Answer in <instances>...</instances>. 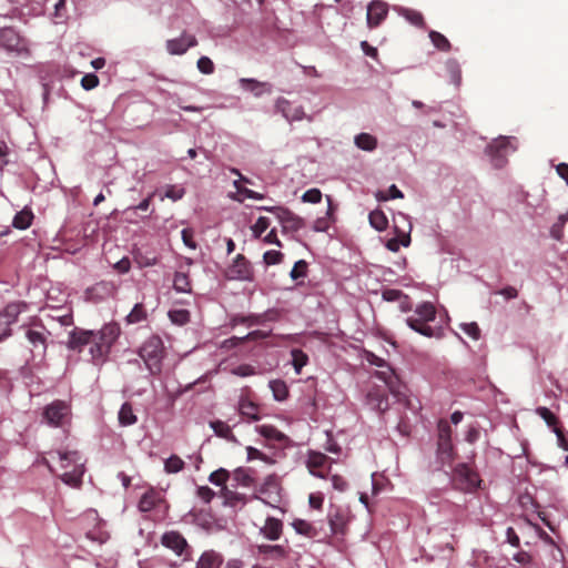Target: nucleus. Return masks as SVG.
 Segmentation results:
<instances>
[{"instance_id":"obj_8","label":"nucleus","mask_w":568,"mask_h":568,"mask_svg":"<svg viewBox=\"0 0 568 568\" xmlns=\"http://www.w3.org/2000/svg\"><path fill=\"white\" fill-rule=\"evenodd\" d=\"M71 415V408L64 400L55 399L42 412L43 420L51 427H62Z\"/></svg>"},{"instance_id":"obj_28","label":"nucleus","mask_w":568,"mask_h":568,"mask_svg":"<svg viewBox=\"0 0 568 568\" xmlns=\"http://www.w3.org/2000/svg\"><path fill=\"white\" fill-rule=\"evenodd\" d=\"M189 516L192 521L201 529L211 532L214 527V521L211 513L205 510H190Z\"/></svg>"},{"instance_id":"obj_11","label":"nucleus","mask_w":568,"mask_h":568,"mask_svg":"<svg viewBox=\"0 0 568 568\" xmlns=\"http://www.w3.org/2000/svg\"><path fill=\"white\" fill-rule=\"evenodd\" d=\"M388 14V4L382 0H372L367 4L366 23L369 29L382 24Z\"/></svg>"},{"instance_id":"obj_30","label":"nucleus","mask_w":568,"mask_h":568,"mask_svg":"<svg viewBox=\"0 0 568 568\" xmlns=\"http://www.w3.org/2000/svg\"><path fill=\"white\" fill-rule=\"evenodd\" d=\"M119 425L122 427H128L136 424L138 416L133 412V407L131 403L124 402L118 413Z\"/></svg>"},{"instance_id":"obj_29","label":"nucleus","mask_w":568,"mask_h":568,"mask_svg":"<svg viewBox=\"0 0 568 568\" xmlns=\"http://www.w3.org/2000/svg\"><path fill=\"white\" fill-rule=\"evenodd\" d=\"M255 430L256 433L264 437L265 439H268V440H275V442H278V443H283L285 440L288 439V437L282 433L281 430H278L275 426L273 425H257L255 427Z\"/></svg>"},{"instance_id":"obj_25","label":"nucleus","mask_w":568,"mask_h":568,"mask_svg":"<svg viewBox=\"0 0 568 568\" xmlns=\"http://www.w3.org/2000/svg\"><path fill=\"white\" fill-rule=\"evenodd\" d=\"M257 554L263 559H282L287 556V550L283 545H268L263 544L256 547Z\"/></svg>"},{"instance_id":"obj_7","label":"nucleus","mask_w":568,"mask_h":568,"mask_svg":"<svg viewBox=\"0 0 568 568\" xmlns=\"http://www.w3.org/2000/svg\"><path fill=\"white\" fill-rule=\"evenodd\" d=\"M453 474L460 490L464 493L473 494L481 486L483 480L480 479L479 474L467 463H458L455 466Z\"/></svg>"},{"instance_id":"obj_5","label":"nucleus","mask_w":568,"mask_h":568,"mask_svg":"<svg viewBox=\"0 0 568 568\" xmlns=\"http://www.w3.org/2000/svg\"><path fill=\"white\" fill-rule=\"evenodd\" d=\"M516 150L517 139L515 136L500 135L486 146L485 153L495 169H503L508 162V156Z\"/></svg>"},{"instance_id":"obj_35","label":"nucleus","mask_w":568,"mask_h":568,"mask_svg":"<svg viewBox=\"0 0 568 568\" xmlns=\"http://www.w3.org/2000/svg\"><path fill=\"white\" fill-rule=\"evenodd\" d=\"M239 412L241 416L247 417L252 422L261 419V416L257 413V406L246 398H241L239 400Z\"/></svg>"},{"instance_id":"obj_21","label":"nucleus","mask_w":568,"mask_h":568,"mask_svg":"<svg viewBox=\"0 0 568 568\" xmlns=\"http://www.w3.org/2000/svg\"><path fill=\"white\" fill-rule=\"evenodd\" d=\"M231 172L234 173V174H237L240 176V180H236L233 183L235 189H236V192H237V194L240 196L237 199V201L243 202L244 199H251V200L261 201V200L265 199V194L256 192V191H253L251 189H247L245 186H241L240 185V181H245V182H250V181H248V179L244 178L240 173V171L237 169H232Z\"/></svg>"},{"instance_id":"obj_22","label":"nucleus","mask_w":568,"mask_h":568,"mask_svg":"<svg viewBox=\"0 0 568 568\" xmlns=\"http://www.w3.org/2000/svg\"><path fill=\"white\" fill-rule=\"evenodd\" d=\"M280 481L278 477L275 474L266 476L263 484L258 488V493L266 496L268 499L273 501H278L280 494Z\"/></svg>"},{"instance_id":"obj_54","label":"nucleus","mask_w":568,"mask_h":568,"mask_svg":"<svg viewBox=\"0 0 568 568\" xmlns=\"http://www.w3.org/2000/svg\"><path fill=\"white\" fill-rule=\"evenodd\" d=\"M230 478V471L223 467L212 471L209 476V481L214 486H225V483Z\"/></svg>"},{"instance_id":"obj_47","label":"nucleus","mask_w":568,"mask_h":568,"mask_svg":"<svg viewBox=\"0 0 568 568\" xmlns=\"http://www.w3.org/2000/svg\"><path fill=\"white\" fill-rule=\"evenodd\" d=\"M567 222H568V211L566 213L560 214L558 216L557 221L551 225L550 236L554 240L560 241L562 239L564 227Z\"/></svg>"},{"instance_id":"obj_3","label":"nucleus","mask_w":568,"mask_h":568,"mask_svg":"<svg viewBox=\"0 0 568 568\" xmlns=\"http://www.w3.org/2000/svg\"><path fill=\"white\" fill-rule=\"evenodd\" d=\"M150 375H158L162 371V363L165 357L163 339L154 334L148 337L136 349Z\"/></svg>"},{"instance_id":"obj_52","label":"nucleus","mask_w":568,"mask_h":568,"mask_svg":"<svg viewBox=\"0 0 568 568\" xmlns=\"http://www.w3.org/2000/svg\"><path fill=\"white\" fill-rule=\"evenodd\" d=\"M331 532L333 535H337L343 531L345 521L344 517L339 514L338 510H335L334 513H328L327 515Z\"/></svg>"},{"instance_id":"obj_51","label":"nucleus","mask_w":568,"mask_h":568,"mask_svg":"<svg viewBox=\"0 0 568 568\" xmlns=\"http://www.w3.org/2000/svg\"><path fill=\"white\" fill-rule=\"evenodd\" d=\"M168 316L170 321L176 325H185L190 322V312L185 308L170 310Z\"/></svg>"},{"instance_id":"obj_45","label":"nucleus","mask_w":568,"mask_h":568,"mask_svg":"<svg viewBox=\"0 0 568 568\" xmlns=\"http://www.w3.org/2000/svg\"><path fill=\"white\" fill-rule=\"evenodd\" d=\"M375 197L378 202H386L389 200L403 199L404 193L397 187L396 184L388 186L387 191H377Z\"/></svg>"},{"instance_id":"obj_36","label":"nucleus","mask_w":568,"mask_h":568,"mask_svg":"<svg viewBox=\"0 0 568 568\" xmlns=\"http://www.w3.org/2000/svg\"><path fill=\"white\" fill-rule=\"evenodd\" d=\"M446 71L449 74L450 83L455 87L462 84V69L456 58H448L445 62Z\"/></svg>"},{"instance_id":"obj_57","label":"nucleus","mask_w":568,"mask_h":568,"mask_svg":"<svg viewBox=\"0 0 568 568\" xmlns=\"http://www.w3.org/2000/svg\"><path fill=\"white\" fill-rule=\"evenodd\" d=\"M209 426L213 430L215 436L221 437L223 439L232 430L231 426L221 419L210 420Z\"/></svg>"},{"instance_id":"obj_37","label":"nucleus","mask_w":568,"mask_h":568,"mask_svg":"<svg viewBox=\"0 0 568 568\" xmlns=\"http://www.w3.org/2000/svg\"><path fill=\"white\" fill-rule=\"evenodd\" d=\"M368 221L369 225L378 232L385 231L388 226V219L379 209H375L369 212Z\"/></svg>"},{"instance_id":"obj_40","label":"nucleus","mask_w":568,"mask_h":568,"mask_svg":"<svg viewBox=\"0 0 568 568\" xmlns=\"http://www.w3.org/2000/svg\"><path fill=\"white\" fill-rule=\"evenodd\" d=\"M518 505L524 511L538 513L541 508L540 504L534 498L529 491H525L518 496Z\"/></svg>"},{"instance_id":"obj_62","label":"nucleus","mask_w":568,"mask_h":568,"mask_svg":"<svg viewBox=\"0 0 568 568\" xmlns=\"http://www.w3.org/2000/svg\"><path fill=\"white\" fill-rule=\"evenodd\" d=\"M185 194V190L181 186L176 185H168L164 191V197L170 199L172 201L181 200Z\"/></svg>"},{"instance_id":"obj_6","label":"nucleus","mask_w":568,"mask_h":568,"mask_svg":"<svg viewBox=\"0 0 568 568\" xmlns=\"http://www.w3.org/2000/svg\"><path fill=\"white\" fill-rule=\"evenodd\" d=\"M224 277L229 281L254 282V268L251 261L243 254L235 255L225 268Z\"/></svg>"},{"instance_id":"obj_19","label":"nucleus","mask_w":568,"mask_h":568,"mask_svg":"<svg viewBox=\"0 0 568 568\" xmlns=\"http://www.w3.org/2000/svg\"><path fill=\"white\" fill-rule=\"evenodd\" d=\"M42 329L43 331L28 328L26 331V338L28 339L32 349L34 352H38L41 355L45 354V351H47V335L45 334H50L48 331H45V328L43 326H42Z\"/></svg>"},{"instance_id":"obj_33","label":"nucleus","mask_w":568,"mask_h":568,"mask_svg":"<svg viewBox=\"0 0 568 568\" xmlns=\"http://www.w3.org/2000/svg\"><path fill=\"white\" fill-rule=\"evenodd\" d=\"M32 220L33 213L31 209L26 206L13 216L12 226L18 230H26L31 225Z\"/></svg>"},{"instance_id":"obj_48","label":"nucleus","mask_w":568,"mask_h":568,"mask_svg":"<svg viewBox=\"0 0 568 568\" xmlns=\"http://www.w3.org/2000/svg\"><path fill=\"white\" fill-rule=\"evenodd\" d=\"M327 456L323 453L310 450L307 454L306 466L308 470L321 468L325 465Z\"/></svg>"},{"instance_id":"obj_12","label":"nucleus","mask_w":568,"mask_h":568,"mask_svg":"<svg viewBox=\"0 0 568 568\" xmlns=\"http://www.w3.org/2000/svg\"><path fill=\"white\" fill-rule=\"evenodd\" d=\"M239 85L243 91L250 92L254 98L272 94L274 85L267 81H260L255 78H240Z\"/></svg>"},{"instance_id":"obj_43","label":"nucleus","mask_w":568,"mask_h":568,"mask_svg":"<svg viewBox=\"0 0 568 568\" xmlns=\"http://www.w3.org/2000/svg\"><path fill=\"white\" fill-rule=\"evenodd\" d=\"M428 37L433 43V45L442 51V52H448L452 49V43L449 40L440 32L430 30L428 33Z\"/></svg>"},{"instance_id":"obj_23","label":"nucleus","mask_w":568,"mask_h":568,"mask_svg":"<svg viewBox=\"0 0 568 568\" xmlns=\"http://www.w3.org/2000/svg\"><path fill=\"white\" fill-rule=\"evenodd\" d=\"M283 524L280 519L268 516L260 532L268 540H277L282 535Z\"/></svg>"},{"instance_id":"obj_13","label":"nucleus","mask_w":568,"mask_h":568,"mask_svg":"<svg viewBox=\"0 0 568 568\" xmlns=\"http://www.w3.org/2000/svg\"><path fill=\"white\" fill-rule=\"evenodd\" d=\"M197 44L195 36L183 32L180 37L166 40V51L172 55H182Z\"/></svg>"},{"instance_id":"obj_16","label":"nucleus","mask_w":568,"mask_h":568,"mask_svg":"<svg viewBox=\"0 0 568 568\" xmlns=\"http://www.w3.org/2000/svg\"><path fill=\"white\" fill-rule=\"evenodd\" d=\"M92 341H95L94 331L75 327L69 333L67 346L69 349L80 352L83 346L91 344Z\"/></svg>"},{"instance_id":"obj_26","label":"nucleus","mask_w":568,"mask_h":568,"mask_svg":"<svg viewBox=\"0 0 568 568\" xmlns=\"http://www.w3.org/2000/svg\"><path fill=\"white\" fill-rule=\"evenodd\" d=\"M223 564V556L211 549L205 550L196 562L197 568H221Z\"/></svg>"},{"instance_id":"obj_27","label":"nucleus","mask_w":568,"mask_h":568,"mask_svg":"<svg viewBox=\"0 0 568 568\" xmlns=\"http://www.w3.org/2000/svg\"><path fill=\"white\" fill-rule=\"evenodd\" d=\"M162 500L160 493L150 488L140 498L138 508L141 513H150L154 509L155 505Z\"/></svg>"},{"instance_id":"obj_42","label":"nucleus","mask_w":568,"mask_h":568,"mask_svg":"<svg viewBox=\"0 0 568 568\" xmlns=\"http://www.w3.org/2000/svg\"><path fill=\"white\" fill-rule=\"evenodd\" d=\"M146 317H148V313L144 307V304L136 303V304H134V306L132 307L130 313L125 316V322L129 325L136 324V323H140V322L146 320Z\"/></svg>"},{"instance_id":"obj_9","label":"nucleus","mask_w":568,"mask_h":568,"mask_svg":"<svg viewBox=\"0 0 568 568\" xmlns=\"http://www.w3.org/2000/svg\"><path fill=\"white\" fill-rule=\"evenodd\" d=\"M26 307L24 302H12L0 311V343L12 335L11 325L17 323L19 315Z\"/></svg>"},{"instance_id":"obj_10","label":"nucleus","mask_w":568,"mask_h":568,"mask_svg":"<svg viewBox=\"0 0 568 568\" xmlns=\"http://www.w3.org/2000/svg\"><path fill=\"white\" fill-rule=\"evenodd\" d=\"M161 545L173 551L176 556L183 557L184 560L191 559L192 548L184 536L176 530L165 531L161 536Z\"/></svg>"},{"instance_id":"obj_15","label":"nucleus","mask_w":568,"mask_h":568,"mask_svg":"<svg viewBox=\"0 0 568 568\" xmlns=\"http://www.w3.org/2000/svg\"><path fill=\"white\" fill-rule=\"evenodd\" d=\"M398 217H400L404 222L407 223L408 230H399L397 226H395V231L397 233L396 236L388 239L385 246L390 252H397L400 246L407 247L410 244V231H412V224L408 221V215L404 213H398Z\"/></svg>"},{"instance_id":"obj_49","label":"nucleus","mask_w":568,"mask_h":568,"mask_svg":"<svg viewBox=\"0 0 568 568\" xmlns=\"http://www.w3.org/2000/svg\"><path fill=\"white\" fill-rule=\"evenodd\" d=\"M291 355L295 373L301 374L302 368L308 363V356L300 348H293Z\"/></svg>"},{"instance_id":"obj_32","label":"nucleus","mask_w":568,"mask_h":568,"mask_svg":"<svg viewBox=\"0 0 568 568\" xmlns=\"http://www.w3.org/2000/svg\"><path fill=\"white\" fill-rule=\"evenodd\" d=\"M268 387L272 390L274 400L284 402L288 398L290 390L287 384L283 379H272L268 382Z\"/></svg>"},{"instance_id":"obj_1","label":"nucleus","mask_w":568,"mask_h":568,"mask_svg":"<svg viewBox=\"0 0 568 568\" xmlns=\"http://www.w3.org/2000/svg\"><path fill=\"white\" fill-rule=\"evenodd\" d=\"M436 318V308L432 302H422L419 303L415 310L414 314L407 316L404 321L406 325L413 329L414 332L428 337V338H442L444 336V331L442 326L432 327L429 322L435 321Z\"/></svg>"},{"instance_id":"obj_63","label":"nucleus","mask_w":568,"mask_h":568,"mask_svg":"<svg viewBox=\"0 0 568 568\" xmlns=\"http://www.w3.org/2000/svg\"><path fill=\"white\" fill-rule=\"evenodd\" d=\"M232 374L239 377H248L256 374V368L251 364H241L232 369Z\"/></svg>"},{"instance_id":"obj_59","label":"nucleus","mask_w":568,"mask_h":568,"mask_svg":"<svg viewBox=\"0 0 568 568\" xmlns=\"http://www.w3.org/2000/svg\"><path fill=\"white\" fill-rule=\"evenodd\" d=\"M284 255L281 251L268 250L263 254V262L265 265H276L280 264L283 260Z\"/></svg>"},{"instance_id":"obj_20","label":"nucleus","mask_w":568,"mask_h":568,"mask_svg":"<svg viewBox=\"0 0 568 568\" xmlns=\"http://www.w3.org/2000/svg\"><path fill=\"white\" fill-rule=\"evenodd\" d=\"M265 316H266V313H263V314L251 313L247 315L233 314L230 317V326L232 328H235L237 325H245L247 327L263 325L265 322Z\"/></svg>"},{"instance_id":"obj_53","label":"nucleus","mask_w":568,"mask_h":568,"mask_svg":"<svg viewBox=\"0 0 568 568\" xmlns=\"http://www.w3.org/2000/svg\"><path fill=\"white\" fill-rule=\"evenodd\" d=\"M271 220L267 216H260L251 226L252 237L261 239L263 233L270 227Z\"/></svg>"},{"instance_id":"obj_34","label":"nucleus","mask_w":568,"mask_h":568,"mask_svg":"<svg viewBox=\"0 0 568 568\" xmlns=\"http://www.w3.org/2000/svg\"><path fill=\"white\" fill-rule=\"evenodd\" d=\"M308 273V263L305 260H298L294 263L290 277L295 282L296 286H301L303 284L304 278Z\"/></svg>"},{"instance_id":"obj_61","label":"nucleus","mask_w":568,"mask_h":568,"mask_svg":"<svg viewBox=\"0 0 568 568\" xmlns=\"http://www.w3.org/2000/svg\"><path fill=\"white\" fill-rule=\"evenodd\" d=\"M196 67L199 69V71L203 74H212L214 72V63L213 61L206 57V55H202L197 62H196Z\"/></svg>"},{"instance_id":"obj_60","label":"nucleus","mask_w":568,"mask_h":568,"mask_svg":"<svg viewBox=\"0 0 568 568\" xmlns=\"http://www.w3.org/2000/svg\"><path fill=\"white\" fill-rule=\"evenodd\" d=\"M322 192L317 187H312L305 191L302 195V201L305 203L316 204L322 201Z\"/></svg>"},{"instance_id":"obj_44","label":"nucleus","mask_w":568,"mask_h":568,"mask_svg":"<svg viewBox=\"0 0 568 568\" xmlns=\"http://www.w3.org/2000/svg\"><path fill=\"white\" fill-rule=\"evenodd\" d=\"M511 560L518 564L520 568L535 567V560L532 555L520 548H518V550L515 554H513Z\"/></svg>"},{"instance_id":"obj_56","label":"nucleus","mask_w":568,"mask_h":568,"mask_svg":"<svg viewBox=\"0 0 568 568\" xmlns=\"http://www.w3.org/2000/svg\"><path fill=\"white\" fill-rule=\"evenodd\" d=\"M83 470L74 469L72 471H65L61 476V480L71 487H79L82 484Z\"/></svg>"},{"instance_id":"obj_50","label":"nucleus","mask_w":568,"mask_h":568,"mask_svg":"<svg viewBox=\"0 0 568 568\" xmlns=\"http://www.w3.org/2000/svg\"><path fill=\"white\" fill-rule=\"evenodd\" d=\"M292 526L296 534L305 536V537H314L315 536V528L312 524H310L305 519H294L292 523Z\"/></svg>"},{"instance_id":"obj_14","label":"nucleus","mask_w":568,"mask_h":568,"mask_svg":"<svg viewBox=\"0 0 568 568\" xmlns=\"http://www.w3.org/2000/svg\"><path fill=\"white\" fill-rule=\"evenodd\" d=\"M365 358L373 366H376L379 368H382V367L388 368V372H384V371L377 372L376 376L378 379L383 381L388 386L390 392H395L394 384H395V381L397 379V377L395 376L394 372L389 368L387 362L384 358L374 354L373 352H366Z\"/></svg>"},{"instance_id":"obj_4","label":"nucleus","mask_w":568,"mask_h":568,"mask_svg":"<svg viewBox=\"0 0 568 568\" xmlns=\"http://www.w3.org/2000/svg\"><path fill=\"white\" fill-rule=\"evenodd\" d=\"M453 428L446 419H439L437 424L436 457L434 470H442L449 465L455 457V447L453 444Z\"/></svg>"},{"instance_id":"obj_17","label":"nucleus","mask_w":568,"mask_h":568,"mask_svg":"<svg viewBox=\"0 0 568 568\" xmlns=\"http://www.w3.org/2000/svg\"><path fill=\"white\" fill-rule=\"evenodd\" d=\"M282 216H280V224L282 225V232H297L305 226L304 220L292 212L290 209L283 206L280 211Z\"/></svg>"},{"instance_id":"obj_18","label":"nucleus","mask_w":568,"mask_h":568,"mask_svg":"<svg viewBox=\"0 0 568 568\" xmlns=\"http://www.w3.org/2000/svg\"><path fill=\"white\" fill-rule=\"evenodd\" d=\"M121 334L120 324L116 322H110L102 326L101 329L94 331L95 339L103 342L106 346L112 348Z\"/></svg>"},{"instance_id":"obj_38","label":"nucleus","mask_w":568,"mask_h":568,"mask_svg":"<svg viewBox=\"0 0 568 568\" xmlns=\"http://www.w3.org/2000/svg\"><path fill=\"white\" fill-rule=\"evenodd\" d=\"M221 495L224 498V506L234 508L240 504L244 505L246 503L245 495L231 490L226 486H223L221 489Z\"/></svg>"},{"instance_id":"obj_46","label":"nucleus","mask_w":568,"mask_h":568,"mask_svg":"<svg viewBox=\"0 0 568 568\" xmlns=\"http://www.w3.org/2000/svg\"><path fill=\"white\" fill-rule=\"evenodd\" d=\"M399 14L403 16L410 24L415 27L424 26V17L419 11L408 8H398Z\"/></svg>"},{"instance_id":"obj_24","label":"nucleus","mask_w":568,"mask_h":568,"mask_svg":"<svg viewBox=\"0 0 568 568\" xmlns=\"http://www.w3.org/2000/svg\"><path fill=\"white\" fill-rule=\"evenodd\" d=\"M89 345H90L89 353L91 355V359H92L93 364H95V365L103 364L106 361V358L111 352V348L99 339L92 341V343Z\"/></svg>"},{"instance_id":"obj_64","label":"nucleus","mask_w":568,"mask_h":568,"mask_svg":"<svg viewBox=\"0 0 568 568\" xmlns=\"http://www.w3.org/2000/svg\"><path fill=\"white\" fill-rule=\"evenodd\" d=\"M181 239L186 247L191 250H196L197 243L194 241V231L192 229H183L181 231Z\"/></svg>"},{"instance_id":"obj_58","label":"nucleus","mask_w":568,"mask_h":568,"mask_svg":"<svg viewBox=\"0 0 568 568\" xmlns=\"http://www.w3.org/2000/svg\"><path fill=\"white\" fill-rule=\"evenodd\" d=\"M459 328L474 341H478L480 338L481 332L476 322L460 323Z\"/></svg>"},{"instance_id":"obj_41","label":"nucleus","mask_w":568,"mask_h":568,"mask_svg":"<svg viewBox=\"0 0 568 568\" xmlns=\"http://www.w3.org/2000/svg\"><path fill=\"white\" fill-rule=\"evenodd\" d=\"M173 288L178 293H191V283L189 275L184 272H175L173 276Z\"/></svg>"},{"instance_id":"obj_39","label":"nucleus","mask_w":568,"mask_h":568,"mask_svg":"<svg viewBox=\"0 0 568 568\" xmlns=\"http://www.w3.org/2000/svg\"><path fill=\"white\" fill-rule=\"evenodd\" d=\"M233 480L235 481V484L233 485L234 487L241 486L248 488L254 484V479L250 474V469L244 467H237L236 469H234Z\"/></svg>"},{"instance_id":"obj_2","label":"nucleus","mask_w":568,"mask_h":568,"mask_svg":"<svg viewBox=\"0 0 568 568\" xmlns=\"http://www.w3.org/2000/svg\"><path fill=\"white\" fill-rule=\"evenodd\" d=\"M30 40L16 27L0 26V49L8 55L28 59L31 55Z\"/></svg>"},{"instance_id":"obj_55","label":"nucleus","mask_w":568,"mask_h":568,"mask_svg":"<svg viewBox=\"0 0 568 568\" xmlns=\"http://www.w3.org/2000/svg\"><path fill=\"white\" fill-rule=\"evenodd\" d=\"M184 462L178 455H171L164 462V470L168 474H176L184 468Z\"/></svg>"},{"instance_id":"obj_31","label":"nucleus","mask_w":568,"mask_h":568,"mask_svg":"<svg viewBox=\"0 0 568 568\" xmlns=\"http://www.w3.org/2000/svg\"><path fill=\"white\" fill-rule=\"evenodd\" d=\"M354 144L362 151L373 152L377 148L378 141L373 134L362 132L355 135Z\"/></svg>"}]
</instances>
